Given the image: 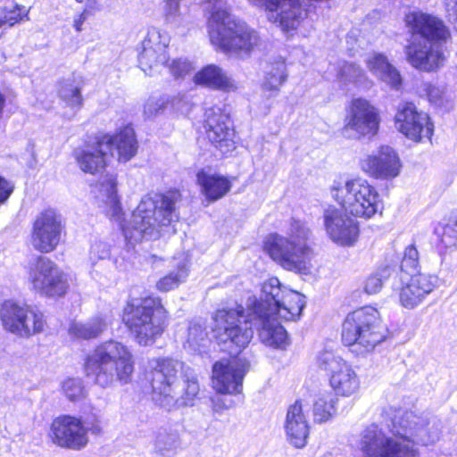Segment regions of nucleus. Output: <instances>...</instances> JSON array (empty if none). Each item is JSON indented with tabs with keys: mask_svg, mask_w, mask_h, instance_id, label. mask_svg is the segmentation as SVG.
I'll return each instance as SVG.
<instances>
[{
	"mask_svg": "<svg viewBox=\"0 0 457 457\" xmlns=\"http://www.w3.org/2000/svg\"><path fill=\"white\" fill-rule=\"evenodd\" d=\"M76 1H77V2H79V3H83V2H85L86 0H76Z\"/></svg>",
	"mask_w": 457,
	"mask_h": 457,
	"instance_id": "bf43d9fd",
	"label": "nucleus"
},
{
	"mask_svg": "<svg viewBox=\"0 0 457 457\" xmlns=\"http://www.w3.org/2000/svg\"><path fill=\"white\" fill-rule=\"evenodd\" d=\"M206 17V29L220 24L226 18L232 15L231 6L228 0H203Z\"/></svg>",
	"mask_w": 457,
	"mask_h": 457,
	"instance_id": "2f4dec72",
	"label": "nucleus"
},
{
	"mask_svg": "<svg viewBox=\"0 0 457 457\" xmlns=\"http://www.w3.org/2000/svg\"><path fill=\"white\" fill-rule=\"evenodd\" d=\"M62 218L54 210L39 213L34 220L31 245L38 252L48 253L56 249L62 237Z\"/></svg>",
	"mask_w": 457,
	"mask_h": 457,
	"instance_id": "f3484780",
	"label": "nucleus"
},
{
	"mask_svg": "<svg viewBox=\"0 0 457 457\" xmlns=\"http://www.w3.org/2000/svg\"><path fill=\"white\" fill-rule=\"evenodd\" d=\"M107 157V151H100L99 138L95 145L75 152V158L80 170L90 174L99 172L105 166Z\"/></svg>",
	"mask_w": 457,
	"mask_h": 457,
	"instance_id": "c756f323",
	"label": "nucleus"
},
{
	"mask_svg": "<svg viewBox=\"0 0 457 457\" xmlns=\"http://www.w3.org/2000/svg\"><path fill=\"white\" fill-rule=\"evenodd\" d=\"M427 94L428 100L436 106L448 107L451 99L447 95L445 87L437 85L429 84L427 86Z\"/></svg>",
	"mask_w": 457,
	"mask_h": 457,
	"instance_id": "de8ad7c7",
	"label": "nucleus"
},
{
	"mask_svg": "<svg viewBox=\"0 0 457 457\" xmlns=\"http://www.w3.org/2000/svg\"><path fill=\"white\" fill-rule=\"evenodd\" d=\"M410 275V279L426 299L439 286V278L436 275L425 272H417Z\"/></svg>",
	"mask_w": 457,
	"mask_h": 457,
	"instance_id": "a19ab883",
	"label": "nucleus"
},
{
	"mask_svg": "<svg viewBox=\"0 0 457 457\" xmlns=\"http://www.w3.org/2000/svg\"><path fill=\"white\" fill-rule=\"evenodd\" d=\"M122 320L134 340L143 346L153 345L168 325V312L159 297L129 300L123 309Z\"/></svg>",
	"mask_w": 457,
	"mask_h": 457,
	"instance_id": "6e6552de",
	"label": "nucleus"
},
{
	"mask_svg": "<svg viewBox=\"0 0 457 457\" xmlns=\"http://www.w3.org/2000/svg\"><path fill=\"white\" fill-rule=\"evenodd\" d=\"M212 46L240 59L249 58L262 45L258 31L232 14L207 30Z\"/></svg>",
	"mask_w": 457,
	"mask_h": 457,
	"instance_id": "9b49d317",
	"label": "nucleus"
},
{
	"mask_svg": "<svg viewBox=\"0 0 457 457\" xmlns=\"http://www.w3.org/2000/svg\"><path fill=\"white\" fill-rule=\"evenodd\" d=\"M420 254L414 245L405 247L403 256L401 262V271L407 274H412L417 271L420 264Z\"/></svg>",
	"mask_w": 457,
	"mask_h": 457,
	"instance_id": "c03bdc74",
	"label": "nucleus"
},
{
	"mask_svg": "<svg viewBox=\"0 0 457 457\" xmlns=\"http://www.w3.org/2000/svg\"><path fill=\"white\" fill-rule=\"evenodd\" d=\"M187 276L188 270L186 263H180L176 270L170 271L157 281L156 288L162 292L170 291L185 282Z\"/></svg>",
	"mask_w": 457,
	"mask_h": 457,
	"instance_id": "c9c22d12",
	"label": "nucleus"
},
{
	"mask_svg": "<svg viewBox=\"0 0 457 457\" xmlns=\"http://www.w3.org/2000/svg\"><path fill=\"white\" fill-rule=\"evenodd\" d=\"M167 107V100L161 97H150L144 105V115L152 118L162 112Z\"/></svg>",
	"mask_w": 457,
	"mask_h": 457,
	"instance_id": "8fccbe9b",
	"label": "nucleus"
},
{
	"mask_svg": "<svg viewBox=\"0 0 457 457\" xmlns=\"http://www.w3.org/2000/svg\"><path fill=\"white\" fill-rule=\"evenodd\" d=\"M304 306L303 295L283 287L277 278H270L262 284L260 300L249 297L246 314L237 303L217 310L212 316V331L219 344L225 345L230 353H239L248 345L253 336V326L264 345L284 349L289 344L288 335L276 316L294 320Z\"/></svg>",
	"mask_w": 457,
	"mask_h": 457,
	"instance_id": "f257e3e1",
	"label": "nucleus"
},
{
	"mask_svg": "<svg viewBox=\"0 0 457 457\" xmlns=\"http://www.w3.org/2000/svg\"><path fill=\"white\" fill-rule=\"evenodd\" d=\"M405 22L411 40L405 48L408 62L423 71H433L444 65L445 54L443 43L449 31L436 17L421 12L406 15Z\"/></svg>",
	"mask_w": 457,
	"mask_h": 457,
	"instance_id": "39448f33",
	"label": "nucleus"
},
{
	"mask_svg": "<svg viewBox=\"0 0 457 457\" xmlns=\"http://www.w3.org/2000/svg\"><path fill=\"white\" fill-rule=\"evenodd\" d=\"M284 233H271L266 237L263 242L265 253L287 270L307 271L314 257L311 229L305 222L292 219Z\"/></svg>",
	"mask_w": 457,
	"mask_h": 457,
	"instance_id": "423d86ee",
	"label": "nucleus"
},
{
	"mask_svg": "<svg viewBox=\"0 0 457 457\" xmlns=\"http://www.w3.org/2000/svg\"><path fill=\"white\" fill-rule=\"evenodd\" d=\"M318 367L327 372L335 396L350 397L358 393L360 378L353 367L331 351H322L317 356Z\"/></svg>",
	"mask_w": 457,
	"mask_h": 457,
	"instance_id": "4468645a",
	"label": "nucleus"
},
{
	"mask_svg": "<svg viewBox=\"0 0 457 457\" xmlns=\"http://www.w3.org/2000/svg\"><path fill=\"white\" fill-rule=\"evenodd\" d=\"M396 129L411 140L419 142L424 137L430 139L434 125L428 115L418 112L411 103H404L398 106L395 117Z\"/></svg>",
	"mask_w": 457,
	"mask_h": 457,
	"instance_id": "6ab92c4d",
	"label": "nucleus"
},
{
	"mask_svg": "<svg viewBox=\"0 0 457 457\" xmlns=\"http://www.w3.org/2000/svg\"><path fill=\"white\" fill-rule=\"evenodd\" d=\"M337 398L329 394L319 395L313 403V419L315 422L323 423L330 420L336 413Z\"/></svg>",
	"mask_w": 457,
	"mask_h": 457,
	"instance_id": "72a5a7b5",
	"label": "nucleus"
},
{
	"mask_svg": "<svg viewBox=\"0 0 457 457\" xmlns=\"http://www.w3.org/2000/svg\"><path fill=\"white\" fill-rule=\"evenodd\" d=\"M29 9L25 6L15 5L12 8L0 7V37L6 28L28 18Z\"/></svg>",
	"mask_w": 457,
	"mask_h": 457,
	"instance_id": "e433bc0d",
	"label": "nucleus"
},
{
	"mask_svg": "<svg viewBox=\"0 0 457 457\" xmlns=\"http://www.w3.org/2000/svg\"><path fill=\"white\" fill-rule=\"evenodd\" d=\"M53 442L60 447L79 451L88 443L87 430L82 421L72 416H61L51 425Z\"/></svg>",
	"mask_w": 457,
	"mask_h": 457,
	"instance_id": "aec40b11",
	"label": "nucleus"
},
{
	"mask_svg": "<svg viewBox=\"0 0 457 457\" xmlns=\"http://www.w3.org/2000/svg\"><path fill=\"white\" fill-rule=\"evenodd\" d=\"M194 82L198 86L214 90L229 92L237 88L235 80L216 64H208L203 67L195 74Z\"/></svg>",
	"mask_w": 457,
	"mask_h": 457,
	"instance_id": "a878e982",
	"label": "nucleus"
},
{
	"mask_svg": "<svg viewBox=\"0 0 457 457\" xmlns=\"http://www.w3.org/2000/svg\"><path fill=\"white\" fill-rule=\"evenodd\" d=\"M182 0H164L163 13L167 23L179 26L184 21V15L180 12Z\"/></svg>",
	"mask_w": 457,
	"mask_h": 457,
	"instance_id": "a18cd8bd",
	"label": "nucleus"
},
{
	"mask_svg": "<svg viewBox=\"0 0 457 457\" xmlns=\"http://www.w3.org/2000/svg\"><path fill=\"white\" fill-rule=\"evenodd\" d=\"M387 436L376 425L367 428L361 436V450L366 457H418L415 443H435L441 432L440 423L413 411H399L392 419Z\"/></svg>",
	"mask_w": 457,
	"mask_h": 457,
	"instance_id": "7ed1b4c3",
	"label": "nucleus"
},
{
	"mask_svg": "<svg viewBox=\"0 0 457 457\" xmlns=\"http://www.w3.org/2000/svg\"><path fill=\"white\" fill-rule=\"evenodd\" d=\"M110 319L107 315L99 314L86 322L72 321L69 327V334L78 339H94L101 336L109 327Z\"/></svg>",
	"mask_w": 457,
	"mask_h": 457,
	"instance_id": "c85d7f7f",
	"label": "nucleus"
},
{
	"mask_svg": "<svg viewBox=\"0 0 457 457\" xmlns=\"http://www.w3.org/2000/svg\"><path fill=\"white\" fill-rule=\"evenodd\" d=\"M146 379L152 386V398L161 407L170 411L193 406L200 386L197 376L177 360L155 358L148 361Z\"/></svg>",
	"mask_w": 457,
	"mask_h": 457,
	"instance_id": "20e7f679",
	"label": "nucleus"
},
{
	"mask_svg": "<svg viewBox=\"0 0 457 457\" xmlns=\"http://www.w3.org/2000/svg\"><path fill=\"white\" fill-rule=\"evenodd\" d=\"M4 328L21 338L42 333L46 325L45 315L34 306L13 300L4 302L0 309Z\"/></svg>",
	"mask_w": 457,
	"mask_h": 457,
	"instance_id": "f8f14e48",
	"label": "nucleus"
},
{
	"mask_svg": "<svg viewBox=\"0 0 457 457\" xmlns=\"http://www.w3.org/2000/svg\"><path fill=\"white\" fill-rule=\"evenodd\" d=\"M99 147L100 151H107L108 156H116L119 162H126L136 155L138 145L134 129L126 126L113 136L100 137Z\"/></svg>",
	"mask_w": 457,
	"mask_h": 457,
	"instance_id": "b1692460",
	"label": "nucleus"
},
{
	"mask_svg": "<svg viewBox=\"0 0 457 457\" xmlns=\"http://www.w3.org/2000/svg\"><path fill=\"white\" fill-rule=\"evenodd\" d=\"M330 193L345 212L355 217L370 219L383 209L376 187L361 177L334 180Z\"/></svg>",
	"mask_w": 457,
	"mask_h": 457,
	"instance_id": "9d476101",
	"label": "nucleus"
},
{
	"mask_svg": "<svg viewBox=\"0 0 457 457\" xmlns=\"http://www.w3.org/2000/svg\"><path fill=\"white\" fill-rule=\"evenodd\" d=\"M393 276H396L395 267L386 266L379 269L375 274L370 276L365 284V292L369 295L378 293L386 280Z\"/></svg>",
	"mask_w": 457,
	"mask_h": 457,
	"instance_id": "ea45409f",
	"label": "nucleus"
},
{
	"mask_svg": "<svg viewBox=\"0 0 457 457\" xmlns=\"http://www.w3.org/2000/svg\"><path fill=\"white\" fill-rule=\"evenodd\" d=\"M86 19H87V15H86V12H81V13L78 14V15L74 18V24H73V26H74L75 29H76L78 32H79V31H81V30H82V25H83V23L85 22Z\"/></svg>",
	"mask_w": 457,
	"mask_h": 457,
	"instance_id": "6e6d98bb",
	"label": "nucleus"
},
{
	"mask_svg": "<svg viewBox=\"0 0 457 457\" xmlns=\"http://www.w3.org/2000/svg\"><path fill=\"white\" fill-rule=\"evenodd\" d=\"M324 226L329 237L340 245H352L357 240L359 228L357 222L337 208L325 211Z\"/></svg>",
	"mask_w": 457,
	"mask_h": 457,
	"instance_id": "5701e85b",
	"label": "nucleus"
},
{
	"mask_svg": "<svg viewBox=\"0 0 457 457\" xmlns=\"http://www.w3.org/2000/svg\"><path fill=\"white\" fill-rule=\"evenodd\" d=\"M13 187L4 178L0 177V205L11 195Z\"/></svg>",
	"mask_w": 457,
	"mask_h": 457,
	"instance_id": "864d4df0",
	"label": "nucleus"
},
{
	"mask_svg": "<svg viewBox=\"0 0 457 457\" xmlns=\"http://www.w3.org/2000/svg\"><path fill=\"white\" fill-rule=\"evenodd\" d=\"M154 445L162 454L173 451L179 445V436L175 430L161 428L155 436Z\"/></svg>",
	"mask_w": 457,
	"mask_h": 457,
	"instance_id": "4c0bfd02",
	"label": "nucleus"
},
{
	"mask_svg": "<svg viewBox=\"0 0 457 457\" xmlns=\"http://www.w3.org/2000/svg\"><path fill=\"white\" fill-rule=\"evenodd\" d=\"M212 410L215 412H220L223 410L228 409L231 404H225L223 399L220 396H215L212 399Z\"/></svg>",
	"mask_w": 457,
	"mask_h": 457,
	"instance_id": "5fc2aeb1",
	"label": "nucleus"
},
{
	"mask_svg": "<svg viewBox=\"0 0 457 457\" xmlns=\"http://www.w3.org/2000/svg\"><path fill=\"white\" fill-rule=\"evenodd\" d=\"M62 392L71 402H77L86 396V388L82 379L71 378L62 382Z\"/></svg>",
	"mask_w": 457,
	"mask_h": 457,
	"instance_id": "37998d69",
	"label": "nucleus"
},
{
	"mask_svg": "<svg viewBox=\"0 0 457 457\" xmlns=\"http://www.w3.org/2000/svg\"><path fill=\"white\" fill-rule=\"evenodd\" d=\"M339 76L342 79L350 82H361L365 79V72L353 62H344L339 70Z\"/></svg>",
	"mask_w": 457,
	"mask_h": 457,
	"instance_id": "49530a36",
	"label": "nucleus"
},
{
	"mask_svg": "<svg viewBox=\"0 0 457 457\" xmlns=\"http://www.w3.org/2000/svg\"><path fill=\"white\" fill-rule=\"evenodd\" d=\"M440 237V254L452 253L457 248V212H454L442 227L436 228Z\"/></svg>",
	"mask_w": 457,
	"mask_h": 457,
	"instance_id": "7c9ffc66",
	"label": "nucleus"
},
{
	"mask_svg": "<svg viewBox=\"0 0 457 457\" xmlns=\"http://www.w3.org/2000/svg\"><path fill=\"white\" fill-rule=\"evenodd\" d=\"M387 335L388 329L378 311L371 306L348 313L342 324V342L357 356L372 353L386 339Z\"/></svg>",
	"mask_w": 457,
	"mask_h": 457,
	"instance_id": "1a4fd4ad",
	"label": "nucleus"
},
{
	"mask_svg": "<svg viewBox=\"0 0 457 457\" xmlns=\"http://www.w3.org/2000/svg\"><path fill=\"white\" fill-rule=\"evenodd\" d=\"M163 99L167 100V107H170L175 111H180L187 104L186 101V94L185 93H177L172 96H164Z\"/></svg>",
	"mask_w": 457,
	"mask_h": 457,
	"instance_id": "603ef678",
	"label": "nucleus"
},
{
	"mask_svg": "<svg viewBox=\"0 0 457 457\" xmlns=\"http://www.w3.org/2000/svg\"><path fill=\"white\" fill-rule=\"evenodd\" d=\"M284 428L287 440L290 445L295 448H303L306 445L310 428L302 401L296 400L288 407Z\"/></svg>",
	"mask_w": 457,
	"mask_h": 457,
	"instance_id": "393cba45",
	"label": "nucleus"
},
{
	"mask_svg": "<svg viewBox=\"0 0 457 457\" xmlns=\"http://www.w3.org/2000/svg\"><path fill=\"white\" fill-rule=\"evenodd\" d=\"M200 192L208 202H215L224 197L231 189L229 179L222 175L202 170L196 174Z\"/></svg>",
	"mask_w": 457,
	"mask_h": 457,
	"instance_id": "cd10ccee",
	"label": "nucleus"
},
{
	"mask_svg": "<svg viewBox=\"0 0 457 457\" xmlns=\"http://www.w3.org/2000/svg\"><path fill=\"white\" fill-rule=\"evenodd\" d=\"M249 363L243 359L222 360L212 366V384L221 395H235L242 391L243 380Z\"/></svg>",
	"mask_w": 457,
	"mask_h": 457,
	"instance_id": "a211bd4d",
	"label": "nucleus"
},
{
	"mask_svg": "<svg viewBox=\"0 0 457 457\" xmlns=\"http://www.w3.org/2000/svg\"><path fill=\"white\" fill-rule=\"evenodd\" d=\"M96 187L100 207L112 220L120 224L126 241L131 245L144 239L158 238L162 227L178 219L175 208L179 199L178 192L144 196L129 220H124L116 177L109 174L102 177Z\"/></svg>",
	"mask_w": 457,
	"mask_h": 457,
	"instance_id": "f03ea898",
	"label": "nucleus"
},
{
	"mask_svg": "<svg viewBox=\"0 0 457 457\" xmlns=\"http://www.w3.org/2000/svg\"><path fill=\"white\" fill-rule=\"evenodd\" d=\"M402 163L397 153L388 145H382L377 153L361 161V170L377 179H392L401 171Z\"/></svg>",
	"mask_w": 457,
	"mask_h": 457,
	"instance_id": "4be33fe9",
	"label": "nucleus"
},
{
	"mask_svg": "<svg viewBox=\"0 0 457 457\" xmlns=\"http://www.w3.org/2000/svg\"><path fill=\"white\" fill-rule=\"evenodd\" d=\"M27 280L33 290L48 297L62 296L69 287L64 272L45 256H38L29 262Z\"/></svg>",
	"mask_w": 457,
	"mask_h": 457,
	"instance_id": "ddd939ff",
	"label": "nucleus"
},
{
	"mask_svg": "<svg viewBox=\"0 0 457 457\" xmlns=\"http://www.w3.org/2000/svg\"><path fill=\"white\" fill-rule=\"evenodd\" d=\"M204 129L208 139L222 154L235 149L233 122L229 115L220 108H212L206 112Z\"/></svg>",
	"mask_w": 457,
	"mask_h": 457,
	"instance_id": "412c9836",
	"label": "nucleus"
},
{
	"mask_svg": "<svg viewBox=\"0 0 457 457\" xmlns=\"http://www.w3.org/2000/svg\"><path fill=\"white\" fill-rule=\"evenodd\" d=\"M455 6L448 10L449 21L453 23L455 29H457V0H454Z\"/></svg>",
	"mask_w": 457,
	"mask_h": 457,
	"instance_id": "4d7b16f0",
	"label": "nucleus"
},
{
	"mask_svg": "<svg viewBox=\"0 0 457 457\" xmlns=\"http://www.w3.org/2000/svg\"><path fill=\"white\" fill-rule=\"evenodd\" d=\"M170 41V36L165 31L154 27L148 29L138 56L139 66L145 73L151 75L167 66Z\"/></svg>",
	"mask_w": 457,
	"mask_h": 457,
	"instance_id": "dca6fc26",
	"label": "nucleus"
},
{
	"mask_svg": "<svg viewBox=\"0 0 457 457\" xmlns=\"http://www.w3.org/2000/svg\"><path fill=\"white\" fill-rule=\"evenodd\" d=\"M170 74L176 78H184L190 74L194 70V63L187 59L179 58L175 59L169 65Z\"/></svg>",
	"mask_w": 457,
	"mask_h": 457,
	"instance_id": "09e8293b",
	"label": "nucleus"
},
{
	"mask_svg": "<svg viewBox=\"0 0 457 457\" xmlns=\"http://www.w3.org/2000/svg\"><path fill=\"white\" fill-rule=\"evenodd\" d=\"M85 372L103 388L126 385L132 379L134 358L129 348L117 340H107L96 346L85 360Z\"/></svg>",
	"mask_w": 457,
	"mask_h": 457,
	"instance_id": "0eeeda50",
	"label": "nucleus"
},
{
	"mask_svg": "<svg viewBox=\"0 0 457 457\" xmlns=\"http://www.w3.org/2000/svg\"><path fill=\"white\" fill-rule=\"evenodd\" d=\"M110 256V246L108 244L96 241L95 242L90 248L89 252V259L92 262V264H95L98 260H105Z\"/></svg>",
	"mask_w": 457,
	"mask_h": 457,
	"instance_id": "3c124183",
	"label": "nucleus"
},
{
	"mask_svg": "<svg viewBox=\"0 0 457 457\" xmlns=\"http://www.w3.org/2000/svg\"><path fill=\"white\" fill-rule=\"evenodd\" d=\"M286 63L278 60L267 64L264 71V79L262 87L264 90L278 92L280 87L287 79Z\"/></svg>",
	"mask_w": 457,
	"mask_h": 457,
	"instance_id": "473e14b6",
	"label": "nucleus"
},
{
	"mask_svg": "<svg viewBox=\"0 0 457 457\" xmlns=\"http://www.w3.org/2000/svg\"><path fill=\"white\" fill-rule=\"evenodd\" d=\"M100 431H101V428H100L98 426L94 427V428H92V432H93V433H96H96H99Z\"/></svg>",
	"mask_w": 457,
	"mask_h": 457,
	"instance_id": "13d9d810",
	"label": "nucleus"
},
{
	"mask_svg": "<svg viewBox=\"0 0 457 457\" xmlns=\"http://www.w3.org/2000/svg\"><path fill=\"white\" fill-rule=\"evenodd\" d=\"M205 342H207V332L204 324L190 322L185 346L187 345L190 349L196 351L201 345H204Z\"/></svg>",
	"mask_w": 457,
	"mask_h": 457,
	"instance_id": "79ce46f5",
	"label": "nucleus"
},
{
	"mask_svg": "<svg viewBox=\"0 0 457 457\" xmlns=\"http://www.w3.org/2000/svg\"><path fill=\"white\" fill-rule=\"evenodd\" d=\"M379 127L377 109L366 99L352 100L345 118L342 134L348 138L373 137Z\"/></svg>",
	"mask_w": 457,
	"mask_h": 457,
	"instance_id": "2eb2a0df",
	"label": "nucleus"
},
{
	"mask_svg": "<svg viewBox=\"0 0 457 457\" xmlns=\"http://www.w3.org/2000/svg\"><path fill=\"white\" fill-rule=\"evenodd\" d=\"M59 96L68 106L72 108H80L83 103L81 87L70 79L62 82Z\"/></svg>",
	"mask_w": 457,
	"mask_h": 457,
	"instance_id": "58836bf2",
	"label": "nucleus"
},
{
	"mask_svg": "<svg viewBox=\"0 0 457 457\" xmlns=\"http://www.w3.org/2000/svg\"><path fill=\"white\" fill-rule=\"evenodd\" d=\"M426 298L421 295L418 287L409 278L403 282V286L399 292L400 304L408 310H413L420 306Z\"/></svg>",
	"mask_w": 457,
	"mask_h": 457,
	"instance_id": "f704fd0d",
	"label": "nucleus"
},
{
	"mask_svg": "<svg viewBox=\"0 0 457 457\" xmlns=\"http://www.w3.org/2000/svg\"><path fill=\"white\" fill-rule=\"evenodd\" d=\"M365 62L368 70L378 80L396 90L401 87L402 76L398 70L389 62L385 54L373 53L366 58Z\"/></svg>",
	"mask_w": 457,
	"mask_h": 457,
	"instance_id": "bb28decb",
	"label": "nucleus"
}]
</instances>
